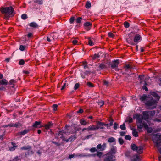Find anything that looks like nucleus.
I'll list each match as a JSON object with an SVG mask.
<instances>
[{"mask_svg": "<svg viewBox=\"0 0 161 161\" xmlns=\"http://www.w3.org/2000/svg\"><path fill=\"white\" fill-rule=\"evenodd\" d=\"M75 20V18L74 17H72L69 20L70 22V23H73L74 22Z\"/></svg>", "mask_w": 161, "mask_h": 161, "instance_id": "61", "label": "nucleus"}, {"mask_svg": "<svg viewBox=\"0 0 161 161\" xmlns=\"http://www.w3.org/2000/svg\"><path fill=\"white\" fill-rule=\"evenodd\" d=\"M108 142L109 143H112L115 142V139L113 137H110L108 140Z\"/></svg>", "mask_w": 161, "mask_h": 161, "instance_id": "28", "label": "nucleus"}, {"mask_svg": "<svg viewBox=\"0 0 161 161\" xmlns=\"http://www.w3.org/2000/svg\"><path fill=\"white\" fill-rule=\"evenodd\" d=\"M131 147L133 150L136 151L139 153H141L143 152V148L142 146L137 147L135 144H131Z\"/></svg>", "mask_w": 161, "mask_h": 161, "instance_id": "5", "label": "nucleus"}, {"mask_svg": "<svg viewBox=\"0 0 161 161\" xmlns=\"http://www.w3.org/2000/svg\"><path fill=\"white\" fill-rule=\"evenodd\" d=\"M19 49L20 50L23 51L25 49V47L23 45H20V46Z\"/></svg>", "mask_w": 161, "mask_h": 161, "instance_id": "62", "label": "nucleus"}, {"mask_svg": "<svg viewBox=\"0 0 161 161\" xmlns=\"http://www.w3.org/2000/svg\"><path fill=\"white\" fill-rule=\"evenodd\" d=\"M124 25L125 28H127L129 27V24L127 22H125L124 23Z\"/></svg>", "mask_w": 161, "mask_h": 161, "instance_id": "49", "label": "nucleus"}, {"mask_svg": "<svg viewBox=\"0 0 161 161\" xmlns=\"http://www.w3.org/2000/svg\"><path fill=\"white\" fill-rule=\"evenodd\" d=\"M27 15L26 14H23L21 15V18L23 19H25L27 18Z\"/></svg>", "mask_w": 161, "mask_h": 161, "instance_id": "52", "label": "nucleus"}, {"mask_svg": "<svg viewBox=\"0 0 161 161\" xmlns=\"http://www.w3.org/2000/svg\"><path fill=\"white\" fill-rule=\"evenodd\" d=\"M141 40V37L140 35L139 34H136L134 37V42L136 45Z\"/></svg>", "mask_w": 161, "mask_h": 161, "instance_id": "11", "label": "nucleus"}, {"mask_svg": "<svg viewBox=\"0 0 161 161\" xmlns=\"http://www.w3.org/2000/svg\"><path fill=\"white\" fill-rule=\"evenodd\" d=\"M85 28L87 30H89L91 27L92 24L89 22H87L84 24Z\"/></svg>", "mask_w": 161, "mask_h": 161, "instance_id": "16", "label": "nucleus"}, {"mask_svg": "<svg viewBox=\"0 0 161 161\" xmlns=\"http://www.w3.org/2000/svg\"><path fill=\"white\" fill-rule=\"evenodd\" d=\"M94 125H91L90 126H89L87 128V130L88 131H90L92 130H95V128H94Z\"/></svg>", "mask_w": 161, "mask_h": 161, "instance_id": "21", "label": "nucleus"}, {"mask_svg": "<svg viewBox=\"0 0 161 161\" xmlns=\"http://www.w3.org/2000/svg\"><path fill=\"white\" fill-rule=\"evenodd\" d=\"M41 123L40 122L36 121L34 124L33 125V126L34 127L36 128L38 126L40 125Z\"/></svg>", "mask_w": 161, "mask_h": 161, "instance_id": "31", "label": "nucleus"}, {"mask_svg": "<svg viewBox=\"0 0 161 161\" xmlns=\"http://www.w3.org/2000/svg\"><path fill=\"white\" fill-rule=\"evenodd\" d=\"M57 34L55 33H53L48 35L47 37V40L48 42L53 41L57 38Z\"/></svg>", "mask_w": 161, "mask_h": 161, "instance_id": "7", "label": "nucleus"}, {"mask_svg": "<svg viewBox=\"0 0 161 161\" xmlns=\"http://www.w3.org/2000/svg\"><path fill=\"white\" fill-rule=\"evenodd\" d=\"M140 80V83L142 84H143V83H144V81H145L146 82V79L144 80V76L143 75H141L139 76V77Z\"/></svg>", "mask_w": 161, "mask_h": 161, "instance_id": "17", "label": "nucleus"}, {"mask_svg": "<svg viewBox=\"0 0 161 161\" xmlns=\"http://www.w3.org/2000/svg\"><path fill=\"white\" fill-rule=\"evenodd\" d=\"M87 85L89 87H93V84L90 82H87Z\"/></svg>", "mask_w": 161, "mask_h": 161, "instance_id": "59", "label": "nucleus"}, {"mask_svg": "<svg viewBox=\"0 0 161 161\" xmlns=\"http://www.w3.org/2000/svg\"><path fill=\"white\" fill-rule=\"evenodd\" d=\"M16 81H15L14 79L11 80L10 81V83L11 84H14L16 83Z\"/></svg>", "mask_w": 161, "mask_h": 161, "instance_id": "60", "label": "nucleus"}, {"mask_svg": "<svg viewBox=\"0 0 161 161\" xmlns=\"http://www.w3.org/2000/svg\"><path fill=\"white\" fill-rule=\"evenodd\" d=\"M25 61L23 59H21L19 62V64L20 65H23L24 64Z\"/></svg>", "mask_w": 161, "mask_h": 161, "instance_id": "51", "label": "nucleus"}, {"mask_svg": "<svg viewBox=\"0 0 161 161\" xmlns=\"http://www.w3.org/2000/svg\"><path fill=\"white\" fill-rule=\"evenodd\" d=\"M29 131V130H25L19 132L18 133L19 135H24L28 133Z\"/></svg>", "mask_w": 161, "mask_h": 161, "instance_id": "24", "label": "nucleus"}, {"mask_svg": "<svg viewBox=\"0 0 161 161\" xmlns=\"http://www.w3.org/2000/svg\"><path fill=\"white\" fill-rule=\"evenodd\" d=\"M82 18L81 17H79L77 18V19L76 20V22L78 23H80L81 22V20H82Z\"/></svg>", "mask_w": 161, "mask_h": 161, "instance_id": "44", "label": "nucleus"}, {"mask_svg": "<svg viewBox=\"0 0 161 161\" xmlns=\"http://www.w3.org/2000/svg\"><path fill=\"white\" fill-rule=\"evenodd\" d=\"M88 44L91 46H92L94 45L93 41L90 38H88Z\"/></svg>", "mask_w": 161, "mask_h": 161, "instance_id": "35", "label": "nucleus"}, {"mask_svg": "<svg viewBox=\"0 0 161 161\" xmlns=\"http://www.w3.org/2000/svg\"><path fill=\"white\" fill-rule=\"evenodd\" d=\"M119 141L120 144L121 145H122L124 143V141L122 138H119Z\"/></svg>", "mask_w": 161, "mask_h": 161, "instance_id": "53", "label": "nucleus"}, {"mask_svg": "<svg viewBox=\"0 0 161 161\" xmlns=\"http://www.w3.org/2000/svg\"><path fill=\"white\" fill-rule=\"evenodd\" d=\"M133 37L132 33H131L128 34V38L126 39V41L128 43L132 45H135L136 44L133 41Z\"/></svg>", "mask_w": 161, "mask_h": 161, "instance_id": "9", "label": "nucleus"}, {"mask_svg": "<svg viewBox=\"0 0 161 161\" xmlns=\"http://www.w3.org/2000/svg\"><path fill=\"white\" fill-rule=\"evenodd\" d=\"M12 144L13 145V147H10L9 150L11 151H13L15 150L17 146H15V143H14L12 142Z\"/></svg>", "mask_w": 161, "mask_h": 161, "instance_id": "30", "label": "nucleus"}, {"mask_svg": "<svg viewBox=\"0 0 161 161\" xmlns=\"http://www.w3.org/2000/svg\"><path fill=\"white\" fill-rule=\"evenodd\" d=\"M118 124L116 123H115L114 124V128L115 130H116L117 128Z\"/></svg>", "mask_w": 161, "mask_h": 161, "instance_id": "63", "label": "nucleus"}, {"mask_svg": "<svg viewBox=\"0 0 161 161\" xmlns=\"http://www.w3.org/2000/svg\"><path fill=\"white\" fill-rule=\"evenodd\" d=\"M105 156L104 161H111L113 159V155H110L109 153L105 154Z\"/></svg>", "mask_w": 161, "mask_h": 161, "instance_id": "10", "label": "nucleus"}, {"mask_svg": "<svg viewBox=\"0 0 161 161\" xmlns=\"http://www.w3.org/2000/svg\"><path fill=\"white\" fill-rule=\"evenodd\" d=\"M74 132V131H69L67 129V126H66L65 129L62 131H60L58 132L56 134L55 136L58 138H61L62 139L64 138L63 136L64 134L66 135H69L70 133L72 134Z\"/></svg>", "mask_w": 161, "mask_h": 161, "instance_id": "4", "label": "nucleus"}, {"mask_svg": "<svg viewBox=\"0 0 161 161\" xmlns=\"http://www.w3.org/2000/svg\"><path fill=\"white\" fill-rule=\"evenodd\" d=\"M21 126V124L20 123H18L14 124H10V127H19Z\"/></svg>", "mask_w": 161, "mask_h": 161, "instance_id": "26", "label": "nucleus"}, {"mask_svg": "<svg viewBox=\"0 0 161 161\" xmlns=\"http://www.w3.org/2000/svg\"><path fill=\"white\" fill-rule=\"evenodd\" d=\"M145 128L146 130L147 131L148 133H151L152 132V128L151 127H148L147 124L145 125Z\"/></svg>", "mask_w": 161, "mask_h": 161, "instance_id": "19", "label": "nucleus"}, {"mask_svg": "<svg viewBox=\"0 0 161 161\" xmlns=\"http://www.w3.org/2000/svg\"><path fill=\"white\" fill-rule=\"evenodd\" d=\"M1 85H7V81L5 79H3L1 80Z\"/></svg>", "mask_w": 161, "mask_h": 161, "instance_id": "39", "label": "nucleus"}, {"mask_svg": "<svg viewBox=\"0 0 161 161\" xmlns=\"http://www.w3.org/2000/svg\"><path fill=\"white\" fill-rule=\"evenodd\" d=\"M134 157L135 158L133 159V161H137L140 159V157L139 155L136 154L134 156Z\"/></svg>", "mask_w": 161, "mask_h": 161, "instance_id": "32", "label": "nucleus"}, {"mask_svg": "<svg viewBox=\"0 0 161 161\" xmlns=\"http://www.w3.org/2000/svg\"><path fill=\"white\" fill-rule=\"evenodd\" d=\"M98 123H101L99 121L97 122V125H94V128L95 130H97L99 129H103L104 128L103 127H101V126L98 124Z\"/></svg>", "mask_w": 161, "mask_h": 161, "instance_id": "20", "label": "nucleus"}, {"mask_svg": "<svg viewBox=\"0 0 161 161\" xmlns=\"http://www.w3.org/2000/svg\"><path fill=\"white\" fill-rule=\"evenodd\" d=\"M108 35L109 37H111V38H113V37L114 36V34L111 32L108 33Z\"/></svg>", "mask_w": 161, "mask_h": 161, "instance_id": "50", "label": "nucleus"}, {"mask_svg": "<svg viewBox=\"0 0 161 161\" xmlns=\"http://www.w3.org/2000/svg\"><path fill=\"white\" fill-rule=\"evenodd\" d=\"M144 83L143 84L144 85L142 86V88L145 90L146 91H148L147 88L146 86V85H147L146 82L145 81H144Z\"/></svg>", "mask_w": 161, "mask_h": 161, "instance_id": "38", "label": "nucleus"}, {"mask_svg": "<svg viewBox=\"0 0 161 161\" xmlns=\"http://www.w3.org/2000/svg\"><path fill=\"white\" fill-rule=\"evenodd\" d=\"M98 104L100 106V107H101L104 104V102L102 100L98 101L97 102Z\"/></svg>", "mask_w": 161, "mask_h": 161, "instance_id": "37", "label": "nucleus"}, {"mask_svg": "<svg viewBox=\"0 0 161 161\" xmlns=\"http://www.w3.org/2000/svg\"><path fill=\"white\" fill-rule=\"evenodd\" d=\"M78 42V41L76 39H74L72 41V43L74 45H76L77 42Z\"/></svg>", "mask_w": 161, "mask_h": 161, "instance_id": "64", "label": "nucleus"}, {"mask_svg": "<svg viewBox=\"0 0 161 161\" xmlns=\"http://www.w3.org/2000/svg\"><path fill=\"white\" fill-rule=\"evenodd\" d=\"M97 150L99 151H103L105 150L107 148V144L105 143H103L102 145L99 144L97 145L96 147Z\"/></svg>", "mask_w": 161, "mask_h": 161, "instance_id": "8", "label": "nucleus"}, {"mask_svg": "<svg viewBox=\"0 0 161 161\" xmlns=\"http://www.w3.org/2000/svg\"><path fill=\"white\" fill-rule=\"evenodd\" d=\"M86 8H90L91 7V3L90 2H87L85 5Z\"/></svg>", "mask_w": 161, "mask_h": 161, "instance_id": "34", "label": "nucleus"}, {"mask_svg": "<svg viewBox=\"0 0 161 161\" xmlns=\"http://www.w3.org/2000/svg\"><path fill=\"white\" fill-rule=\"evenodd\" d=\"M97 151L98 150L97 148H96L95 147H94L91 148L90 150V151L92 153H94L95 152H97Z\"/></svg>", "mask_w": 161, "mask_h": 161, "instance_id": "42", "label": "nucleus"}, {"mask_svg": "<svg viewBox=\"0 0 161 161\" xmlns=\"http://www.w3.org/2000/svg\"><path fill=\"white\" fill-rule=\"evenodd\" d=\"M99 67L101 69H104L107 68L106 66L103 63L99 64Z\"/></svg>", "mask_w": 161, "mask_h": 161, "instance_id": "27", "label": "nucleus"}, {"mask_svg": "<svg viewBox=\"0 0 161 161\" xmlns=\"http://www.w3.org/2000/svg\"><path fill=\"white\" fill-rule=\"evenodd\" d=\"M157 103V102L155 99H151L150 100L147 101L146 104L149 106L152 107V108L153 109L156 107V106Z\"/></svg>", "mask_w": 161, "mask_h": 161, "instance_id": "6", "label": "nucleus"}, {"mask_svg": "<svg viewBox=\"0 0 161 161\" xmlns=\"http://www.w3.org/2000/svg\"><path fill=\"white\" fill-rule=\"evenodd\" d=\"M119 64V61L118 60H115L113 62V63L111 65V67L113 69L117 67Z\"/></svg>", "mask_w": 161, "mask_h": 161, "instance_id": "15", "label": "nucleus"}, {"mask_svg": "<svg viewBox=\"0 0 161 161\" xmlns=\"http://www.w3.org/2000/svg\"><path fill=\"white\" fill-rule=\"evenodd\" d=\"M67 129L69 130V131H74L73 130V127L70 126H67Z\"/></svg>", "mask_w": 161, "mask_h": 161, "instance_id": "58", "label": "nucleus"}, {"mask_svg": "<svg viewBox=\"0 0 161 161\" xmlns=\"http://www.w3.org/2000/svg\"><path fill=\"white\" fill-rule=\"evenodd\" d=\"M80 122L81 125H86L87 124V123L85 119H80Z\"/></svg>", "mask_w": 161, "mask_h": 161, "instance_id": "25", "label": "nucleus"}, {"mask_svg": "<svg viewBox=\"0 0 161 161\" xmlns=\"http://www.w3.org/2000/svg\"><path fill=\"white\" fill-rule=\"evenodd\" d=\"M132 135L136 137H137L138 136V132L136 131V130L135 129L132 130Z\"/></svg>", "mask_w": 161, "mask_h": 161, "instance_id": "23", "label": "nucleus"}, {"mask_svg": "<svg viewBox=\"0 0 161 161\" xmlns=\"http://www.w3.org/2000/svg\"><path fill=\"white\" fill-rule=\"evenodd\" d=\"M143 115H142V120H146L148 118V112L147 111H144L142 112Z\"/></svg>", "mask_w": 161, "mask_h": 161, "instance_id": "14", "label": "nucleus"}, {"mask_svg": "<svg viewBox=\"0 0 161 161\" xmlns=\"http://www.w3.org/2000/svg\"><path fill=\"white\" fill-rule=\"evenodd\" d=\"M125 139L127 140H130L131 139V137L130 135H127L125 136Z\"/></svg>", "mask_w": 161, "mask_h": 161, "instance_id": "47", "label": "nucleus"}, {"mask_svg": "<svg viewBox=\"0 0 161 161\" xmlns=\"http://www.w3.org/2000/svg\"><path fill=\"white\" fill-rule=\"evenodd\" d=\"M34 2L39 4H42L43 3V0H35Z\"/></svg>", "mask_w": 161, "mask_h": 161, "instance_id": "40", "label": "nucleus"}, {"mask_svg": "<svg viewBox=\"0 0 161 161\" xmlns=\"http://www.w3.org/2000/svg\"><path fill=\"white\" fill-rule=\"evenodd\" d=\"M31 148V147L29 146H24L20 148L21 150H27Z\"/></svg>", "mask_w": 161, "mask_h": 161, "instance_id": "29", "label": "nucleus"}, {"mask_svg": "<svg viewBox=\"0 0 161 161\" xmlns=\"http://www.w3.org/2000/svg\"><path fill=\"white\" fill-rule=\"evenodd\" d=\"M0 11L4 15V18L6 19H8L12 15L14 16V9L11 6L8 7H2L0 8Z\"/></svg>", "mask_w": 161, "mask_h": 161, "instance_id": "1", "label": "nucleus"}, {"mask_svg": "<svg viewBox=\"0 0 161 161\" xmlns=\"http://www.w3.org/2000/svg\"><path fill=\"white\" fill-rule=\"evenodd\" d=\"M103 84L106 86H108L109 85V83L107 81L104 80L103 81Z\"/></svg>", "mask_w": 161, "mask_h": 161, "instance_id": "55", "label": "nucleus"}, {"mask_svg": "<svg viewBox=\"0 0 161 161\" xmlns=\"http://www.w3.org/2000/svg\"><path fill=\"white\" fill-rule=\"evenodd\" d=\"M80 86V84L79 83H76L75 84V85L74 87V89L75 90H77L79 87Z\"/></svg>", "mask_w": 161, "mask_h": 161, "instance_id": "41", "label": "nucleus"}, {"mask_svg": "<svg viewBox=\"0 0 161 161\" xmlns=\"http://www.w3.org/2000/svg\"><path fill=\"white\" fill-rule=\"evenodd\" d=\"M135 117L136 118V123L137 128L139 129H142L143 127H145V125L147 124L145 123L143 120L142 119V115L137 114L135 115Z\"/></svg>", "mask_w": 161, "mask_h": 161, "instance_id": "3", "label": "nucleus"}, {"mask_svg": "<svg viewBox=\"0 0 161 161\" xmlns=\"http://www.w3.org/2000/svg\"><path fill=\"white\" fill-rule=\"evenodd\" d=\"M92 72L90 71H86L84 73L86 75H89Z\"/></svg>", "mask_w": 161, "mask_h": 161, "instance_id": "57", "label": "nucleus"}, {"mask_svg": "<svg viewBox=\"0 0 161 161\" xmlns=\"http://www.w3.org/2000/svg\"><path fill=\"white\" fill-rule=\"evenodd\" d=\"M98 124L100 125V126H103V125H105V126H107V127H108L109 126V124H104V123H103V122H101V123H98Z\"/></svg>", "mask_w": 161, "mask_h": 161, "instance_id": "43", "label": "nucleus"}, {"mask_svg": "<svg viewBox=\"0 0 161 161\" xmlns=\"http://www.w3.org/2000/svg\"><path fill=\"white\" fill-rule=\"evenodd\" d=\"M103 153L101 152V151H97V153L95 154H94L93 155H90V156H95L96 155L99 158H101L102 157V156L103 155Z\"/></svg>", "mask_w": 161, "mask_h": 161, "instance_id": "18", "label": "nucleus"}, {"mask_svg": "<svg viewBox=\"0 0 161 161\" xmlns=\"http://www.w3.org/2000/svg\"><path fill=\"white\" fill-rule=\"evenodd\" d=\"M68 85V84L66 83H64L61 89V90H64L65 88V87Z\"/></svg>", "mask_w": 161, "mask_h": 161, "instance_id": "46", "label": "nucleus"}, {"mask_svg": "<svg viewBox=\"0 0 161 161\" xmlns=\"http://www.w3.org/2000/svg\"><path fill=\"white\" fill-rule=\"evenodd\" d=\"M120 128L122 130H125L126 129L125 124L124 123L122 125H121L120 126Z\"/></svg>", "mask_w": 161, "mask_h": 161, "instance_id": "48", "label": "nucleus"}, {"mask_svg": "<svg viewBox=\"0 0 161 161\" xmlns=\"http://www.w3.org/2000/svg\"><path fill=\"white\" fill-rule=\"evenodd\" d=\"M76 137L75 136L73 135L72 136L70 137H69L70 141L72 142L74 141L76 139Z\"/></svg>", "mask_w": 161, "mask_h": 161, "instance_id": "36", "label": "nucleus"}, {"mask_svg": "<svg viewBox=\"0 0 161 161\" xmlns=\"http://www.w3.org/2000/svg\"><path fill=\"white\" fill-rule=\"evenodd\" d=\"M132 69V66L131 65L129 64L125 65L123 67V69L125 70V71L126 72H127L129 71H131Z\"/></svg>", "mask_w": 161, "mask_h": 161, "instance_id": "12", "label": "nucleus"}, {"mask_svg": "<svg viewBox=\"0 0 161 161\" xmlns=\"http://www.w3.org/2000/svg\"><path fill=\"white\" fill-rule=\"evenodd\" d=\"M52 125V124L49 122L45 125V127L46 129H48L50 128Z\"/></svg>", "mask_w": 161, "mask_h": 161, "instance_id": "33", "label": "nucleus"}, {"mask_svg": "<svg viewBox=\"0 0 161 161\" xmlns=\"http://www.w3.org/2000/svg\"><path fill=\"white\" fill-rule=\"evenodd\" d=\"M117 151L116 147L112 146L110 150V151L108 153H110V155H112L113 154H115Z\"/></svg>", "mask_w": 161, "mask_h": 161, "instance_id": "13", "label": "nucleus"}, {"mask_svg": "<svg viewBox=\"0 0 161 161\" xmlns=\"http://www.w3.org/2000/svg\"><path fill=\"white\" fill-rule=\"evenodd\" d=\"M58 105L57 104H54L53 106V109L54 111H56L57 110Z\"/></svg>", "mask_w": 161, "mask_h": 161, "instance_id": "54", "label": "nucleus"}, {"mask_svg": "<svg viewBox=\"0 0 161 161\" xmlns=\"http://www.w3.org/2000/svg\"><path fill=\"white\" fill-rule=\"evenodd\" d=\"M29 25L31 27L37 28L38 27V25L36 23L33 22L30 24Z\"/></svg>", "mask_w": 161, "mask_h": 161, "instance_id": "22", "label": "nucleus"}, {"mask_svg": "<svg viewBox=\"0 0 161 161\" xmlns=\"http://www.w3.org/2000/svg\"><path fill=\"white\" fill-rule=\"evenodd\" d=\"M109 121L110 122L109 126H111L112 125L114 122L113 119H109Z\"/></svg>", "mask_w": 161, "mask_h": 161, "instance_id": "56", "label": "nucleus"}, {"mask_svg": "<svg viewBox=\"0 0 161 161\" xmlns=\"http://www.w3.org/2000/svg\"><path fill=\"white\" fill-rule=\"evenodd\" d=\"M152 138L156 147L158 149L159 151L161 153V134H154L152 136Z\"/></svg>", "mask_w": 161, "mask_h": 161, "instance_id": "2", "label": "nucleus"}, {"mask_svg": "<svg viewBox=\"0 0 161 161\" xmlns=\"http://www.w3.org/2000/svg\"><path fill=\"white\" fill-rule=\"evenodd\" d=\"M99 57V55L96 54H95L92 57V58L93 59H97Z\"/></svg>", "mask_w": 161, "mask_h": 161, "instance_id": "45", "label": "nucleus"}]
</instances>
